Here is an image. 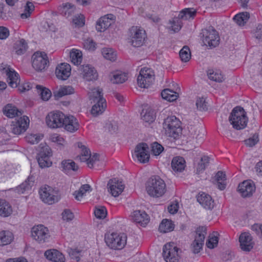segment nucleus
Segmentation results:
<instances>
[{
  "mask_svg": "<svg viewBox=\"0 0 262 262\" xmlns=\"http://www.w3.org/2000/svg\"><path fill=\"white\" fill-rule=\"evenodd\" d=\"M39 192L42 201L48 204H52L58 200L56 191L48 185L41 187Z\"/></svg>",
  "mask_w": 262,
  "mask_h": 262,
  "instance_id": "nucleus-11",
  "label": "nucleus"
},
{
  "mask_svg": "<svg viewBox=\"0 0 262 262\" xmlns=\"http://www.w3.org/2000/svg\"><path fill=\"white\" fill-rule=\"evenodd\" d=\"M65 116L60 111L50 112L46 118V123L51 128L62 127L64 125Z\"/></svg>",
  "mask_w": 262,
  "mask_h": 262,
  "instance_id": "nucleus-8",
  "label": "nucleus"
},
{
  "mask_svg": "<svg viewBox=\"0 0 262 262\" xmlns=\"http://www.w3.org/2000/svg\"><path fill=\"white\" fill-rule=\"evenodd\" d=\"M241 249L245 251H250L253 247L252 238L249 233H242L239 238Z\"/></svg>",
  "mask_w": 262,
  "mask_h": 262,
  "instance_id": "nucleus-22",
  "label": "nucleus"
},
{
  "mask_svg": "<svg viewBox=\"0 0 262 262\" xmlns=\"http://www.w3.org/2000/svg\"><path fill=\"white\" fill-rule=\"evenodd\" d=\"M206 235V228L205 227H199L196 231L195 239L191 244V249L193 253L196 254L200 252L204 245V239Z\"/></svg>",
  "mask_w": 262,
  "mask_h": 262,
  "instance_id": "nucleus-12",
  "label": "nucleus"
},
{
  "mask_svg": "<svg viewBox=\"0 0 262 262\" xmlns=\"http://www.w3.org/2000/svg\"><path fill=\"white\" fill-rule=\"evenodd\" d=\"M32 66H47V64H56V66H70L68 63H55L51 60L49 61L47 55L45 52H36L32 56Z\"/></svg>",
  "mask_w": 262,
  "mask_h": 262,
  "instance_id": "nucleus-13",
  "label": "nucleus"
},
{
  "mask_svg": "<svg viewBox=\"0 0 262 262\" xmlns=\"http://www.w3.org/2000/svg\"><path fill=\"white\" fill-rule=\"evenodd\" d=\"M103 57L110 61H115L116 59V53L111 48H104L102 50Z\"/></svg>",
  "mask_w": 262,
  "mask_h": 262,
  "instance_id": "nucleus-53",
  "label": "nucleus"
},
{
  "mask_svg": "<svg viewBox=\"0 0 262 262\" xmlns=\"http://www.w3.org/2000/svg\"><path fill=\"white\" fill-rule=\"evenodd\" d=\"M229 120L234 128L240 130L245 128L248 119L243 108L236 106L232 111Z\"/></svg>",
  "mask_w": 262,
  "mask_h": 262,
  "instance_id": "nucleus-2",
  "label": "nucleus"
},
{
  "mask_svg": "<svg viewBox=\"0 0 262 262\" xmlns=\"http://www.w3.org/2000/svg\"><path fill=\"white\" fill-rule=\"evenodd\" d=\"M63 170L64 172H68L70 170L76 171L78 169V166L76 165L75 163L71 160H64L61 163Z\"/></svg>",
  "mask_w": 262,
  "mask_h": 262,
  "instance_id": "nucleus-48",
  "label": "nucleus"
},
{
  "mask_svg": "<svg viewBox=\"0 0 262 262\" xmlns=\"http://www.w3.org/2000/svg\"><path fill=\"white\" fill-rule=\"evenodd\" d=\"M90 98L94 103L100 101L101 99H104L103 97L102 90L99 88L93 89L90 92Z\"/></svg>",
  "mask_w": 262,
  "mask_h": 262,
  "instance_id": "nucleus-44",
  "label": "nucleus"
},
{
  "mask_svg": "<svg viewBox=\"0 0 262 262\" xmlns=\"http://www.w3.org/2000/svg\"><path fill=\"white\" fill-rule=\"evenodd\" d=\"M179 56L182 61L186 62L189 61L191 57L190 51L189 47L185 46L180 50Z\"/></svg>",
  "mask_w": 262,
  "mask_h": 262,
  "instance_id": "nucleus-52",
  "label": "nucleus"
},
{
  "mask_svg": "<svg viewBox=\"0 0 262 262\" xmlns=\"http://www.w3.org/2000/svg\"><path fill=\"white\" fill-rule=\"evenodd\" d=\"M3 113L9 118H14L22 115V112L12 104H8L3 108Z\"/></svg>",
  "mask_w": 262,
  "mask_h": 262,
  "instance_id": "nucleus-29",
  "label": "nucleus"
},
{
  "mask_svg": "<svg viewBox=\"0 0 262 262\" xmlns=\"http://www.w3.org/2000/svg\"><path fill=\"white\" fill-rule=\"evenodd\" d=\"M146 189L150 196L159 198L166 192V184L159 177L153 176L147 182Z\"/></svg>",
  "mask_w": 262,
  "mask_h": 262,
  "instance_id": "nucleus-1",
  "label": "nucleus"
},
{
  "mask_svg": "<svg viewBox=\"0 0 262 262\" xmlns=\"http://www.w3.org/2000/svg\"><path fill=\"white\" fill-rule=\"evenodd\" d=\"M249 13L245 12L237 14L234 16L233 19L238 26H244L249 19Z\"/></svg>",
  "mask_w": 262,
  "mask_h": 262,
  "instance_id": "nucleus-41",
  "label": "nucleus"
},
{
  "mask_svg": "<svg viewBox=\"0 0 262 262\" xmlns=\"http://www.w3.org/2000/svg\"><path fill=\"white\" fill-rule=\"evenodd\" d=\"M58 10L62 15L69 17L74 13L75 7L72 4L67 3L62 4L61 6H60L58 7Z\"/></svg>",
  "mask_w": 262,
  "mask_h": 262,
  "instance_id": "nucleus-35",
  "label": "nucleus"
},
{
  "mask_svg": "<svg viewBox=\"0 0 262 262\" xmlns=\"http://www.w3.org/2000/svg\"><path fill=\"white\" fill-rule=\"evenodd\" d=\"M110 25L108 18H101L97 21L96 29L98 32H104Z\"/></svg>",
  "mask_w": 262,
  "mask_h": 262,
  "instance_id": "nucleus-49",
  "label": "nucleus"
},
{
  "mask_svg": "<svg viewBox=\"0 0 262 262\" xmlns=\"http://www.w3.org/2000/svg\"><path fill=\"white\" fill-rule=\"evenodd\" d=\"M35 178L31 176L15 189V191L19 194L23 193L25 191L29 190L33 186Z\"/></svg>",
  "mask_w": 262,
  "mask_h": 262,
  "instance_id": "nucleus-28",
  "label": "nucleus"
},
{
  "mask_svg": "<svg viewBox=\"0 0 262 262\" xmlns=\"http://www.w3.org/2000/svg\"><path fill=\"white\" fill-rule=\"evenodd\" d=\"M209 161V158L208 156H203L202 157L201 162L198 163L196 168V173H202L208 166Z\"/></svg>",
  "mask_w": 262,
  "mask_h": 262,
  "instance_id": "nucleus-54",
  "label": "nucleus"
},
{
  "mask_svg": "<svg viewBox=\"0 0 262 262\" xmlns=\"http://www.w3.org/2000/svg\"><path fill=\"white\" fill-rule=\"evenodd\" d=\"M155 79L154 70L149 67L141 69L137 78L138 85L141 88H148Z\"/></svg>",
  "mask_w": 262,
  "mask_h": 262,
  "instance_id": "nucleus-6",
  "label": "nucleus"
},
{
  "mask_svg": "<svg viewBox=\"0 0 262 262\" xmlns=\"http://www.w3.org/2000/svg\"><path fill=\"white\" fill-rule=\"evenodd\" d=\"M197 201L203 208L207 210H211L214 206V202L211 196L204 192L199 193Z\"/></svg>",
  "mask_w": 262,
  "mask_h": 262,
  "instance_id": "nucleus-19",
  "label": "nucleus"
},
{
  "mask_svg": "<svg viewBox=\"0 0 262 262\" xmlns=\"http://www.w3.org/2000/svg\"><path fill=\"white\" fill-rule=\"evenodd\" d=\"M127 236L125 233H112L106 235L105 241L106 245L112 249H121L126 243Z\"/></svg>",
  "mask_w": 262,
  "mask_h": 262,
  "instance_id": "nucleus-5",
  "label": "nucleus"
},
{
  "mask_svg": "<svg viewBox=\"0 0 262 262\" xmlns=\"http://www.w3.org/2000/svg\"><path fill=\"white\" fill-rule=\"evenodd\" d=\"M219 242V239L217 235L212 234L210 235L206 242V246L208 248L213 249L217 246Z\"/></svg>",
  "mask_w": 262,
  "mask_h": 262,
  "instance_id": "nucleus-56",
  "label": "nucleus"
},
{
  "mask_svg": "<svg viewBox=\"0 0 262 262\" xmlns=\"http://www.w3.org/2000/svg\"><path fill=\"white\" fill-rule=\"evenodd\" d=\"M216 181L217 183L218 187L220 190H224L226 187V174L221 171H218L215 176Z\"/></svg>",
  "mask_w": 262,
  "mask_h": 262,
  "instance_id": "nucleus-46",
  "label": "nucleus"
},
{
  "mask_svg": "<svg viewBox=\"0 0 262 262\" xmlns=\"http://www.w3.org/2000/svg\"><path fill=\"white\" fill-rule=\"evenodd\" d=\"M171 167L175 172H181L185 167V161L182 157H176L173 158L171 162Z\"/></svg>",
  "mask_w": 262,
  "mask_h": 262,
  "instance_id": "nucleus-31",
  "label": "nucleus"
},
{
  "mask_svg": "<svg viewBox=\"0 0 262 262\" xmlns=\"http://www.w3.org/2000/svg\"><path fill=\"white\" fill-rule=\"evenodd\" d=\"M28 117L24 116L17 120L12 122L10 125L11 132L15 135H20L25 132L28 128L29 124Z\"/></svg>",
  "mask_w": 262,
  "mask_h": 262,
  "instance_id": "nucleus-14",
  "label": "nucleus"
},
{
  "mask_svg": "<svg viewBox=\"0 0 262 262\" xmlns=\"http://www.w3.org/2000/svg\"><path fill=\"white\" fill-rule=\"evenodd\" d=\"M70 57L74 64L78 66L81 64L82 60V53L79 50L73 49L70 52Z\"/></svg>",
  "mask_w": 262,
  "mask_h": 262,
  "instance_id": "nucleus-36",
  "label": "nucleus"
},
{
  "mask_svg": "<svg viewBox=\"0 0 262 262\" xmlns=\"http://www.w3.org/2000/svg\"><path fill=\"white\" fill-rule=\"evenodd\" d=\"M78 146L81 149V155L77 157V159L79 160L81 162H86L89 160V158L91 155L90 150L88 149L84 145H82L81 143H78Z\"/></svg>",
  "mask_w": 262,
  "mask_h": 262,
  "instance_id": "nucleus-40",
  "label": "nucleus"
},
{
  "mask_svg": "<svg viewBox=\"0 0 262 262\" xmlns=\"http://www.w3.org/2000/svg\"><path fill=\"white\" fill-rule=\"evenodd\" d=\"M179 249L173 243L165 245L163 248V256L166 262H177L179 258Z\"/></svg>",
  "mask_w": 262,
  "mask_h": 262,
  "instance_id": "nucleus-9",
  "label": "nucleus"
},
{
  "mask_svg": "<svg viewBox=\"0 0 262 262\" xmlns=\"http://www.w3.org/2000/svg\"><path fill=\"white\" fill-rule=\"evenodd\" d=\"M109 78L114 84L123 83L127 80L128 73L120 71H113L110 74Z\"/></svg>",
  "mask_w": 262,
  "mask_h": 262,
  "instance_id": "nucleus-24",
  "label": "nucleus"
},
{
  "mask_svg": "<svg viewBox=\"0 0 262 262\" xmlns=\"http://www.w3.org/2000/svg\"><path fill=\"white\" fill-rule=\"evenodd\" d=\"M142 120L148 124L152 123L156 119V113L155 111L150 108L148 107L146 109H143L141 113Z\"/></svg>",
  "mask_w": 262,
  "mask_h": 262,
  "instance_id": "nucleus-30",
  "label": "nucleus"
},
{
  "mask_svg": "<svg viewBox=\"0 0 262 262\" xmlns=\"http://www.w3.org/2000/svg\"><path fill=\"white\" fill-rule=\"evenodd\" d=\"M108 191L115 197L119 196L124 189L122 182L117 178L110 180L107 183Z\"/></svg>",
  "mask_w": 262,
  "mask_h": 262,
  "instance_id": "nucleus-17",
  "label": "nucleus"
},
{
  "mask_svg": "<svg viewBox=\"0 0 262 262\" xmlns=\"http://www.w3.org/2000/svg\"><path fill=\"white\" fill-rule=\"evenodd\" d=\"M45 257L54 262H64L65 257L62 253L56 249H50L45 252Z\"/></svg>",
  "mask_w": 262,
  "mask_h": 262,
  "instance_id": "nucleus-25",
  "label": "nucleus"
},
{
  "mask_svg": "<svg viewBox=\"0 0 262 262\" xmlns=\"http://www.w3.org/2000/svg\"><path fill=\"white\" fill-rule=\"evenodd\" d=\"M62 127H63L66 130L73 133L78 130L79 124L77 119L73 116H65L64 125H63Z\"/></svg>",
  "mask_w": 262,
  "mask_h": 262,
  "instance_id": "nucleus-20",
  "label": "nucleus"
},
{
  "mask_svg": "<svg viewBox=\"0 0 262 262\" xmlns=\"http://www.w3.org/2000/svg\"><path fill=\"white\" fill-rule=\"evenodd\" d=\"M12 212L10 204L4 199H0V215L3 217L9 216Z\"/></svg>",
  "mask_w": 262,
  "mask_h": 262,
  "instance_id": "nucleus-34",
  "label": "nucleus"
},
{
  "mask_svg": "<svg viewBox=\"0 0 262 262\" xmlns=\"http://www.w3.org/2000/svg\"><path fill=\"white\" fill-rule=\"evenodd\" d=\"M83 77L87 81H93L97 79L98 74L94 67H82Z\"/></svg>",
  "mask_w": 262,
  "mask_h": 262,
  "instance_id": "nucleus-26",
  "label": "nucleus"
},
{
  "mask_svg": "<svg viewBox=\"0 0 262 262\" xmlns=\"http://www.w3.org/2000/svg\"><path fill=\"white\" fill-rule=\"evenodd\" d=\"M166 135L176 139L181 133L180 121L174 116L167 117L163 124Z\"/></svg>",
  "mask_w": 262,
  "mask_h": 262,
  "instance_id": "nucleus-3",
  "label": "nucleus"
},
{
  "mask_svg": "<svg viewBox=\"0 0 262 262\" xmlns=\"http://www.w3.org/2000/svg\"><path fill=\"white\" fill-rule=\"evenodd\" d=\"M174 229V225L171 221L164 219L159 227V230L161 232L166 233L172 231Z\"/></svg>",
  "mask_w": 262,
  "mask_h": 262,
  "instance_id": "nucleus-42",
  "label": "nucleus"
},
{
  "mask_svg": "<svg viewBox=\"0 0 262 262\" xmlns=\"http://www.w3.org/2000/svg\"><path fill=\"white\" fill-rule=\"evenodd\" d=\"M43 136L39 134H30L26 137V140L31 144L38 143L42 138Z\"/></svg>",
  "mask_w": 262,
  "mask_h": 262,
  "instance_id": "nucleus-57",
  "label": "nucleus"
},
{
  "mask_svg": "<svg viewBox=\"0 0 262 262\" xmlns=\"http://www.w3.org/2000/svg\"><path fill=\"white\" fill-rule=\"evenodd\" d=\"M74 93V89L72 86L68 85L61 87L57 92L56 94H55V96L59 97H61L63 96L70 95Z\"/></svg>",
  "mask_w": 262,
  "mask_h": 262,
  "instance_id": "nucleus-50",
  "label": "nucleus"
},
{
  "mask_svg": "<svg viewBox=\"0 0 262 262\" xmlns=\"http://www.w3.org/2000/svg\"><path fill=\"white\" fill-rule=\"evenodd\" d=\"M6 75L9 85L12 88H16L20 82L19 74L14 70L10 68L6 71Z\"/></svg>",
  "mask_w": 262,
  "mask_h": 262,
  "instance_id": "nucleus-23",
  "label": "nucleus"
},
{
  "mask_svg": "<svg viewBox=\"0 0 262 262\" xmlns=\"http://www.w3.org/2000/svg\"><path fill=\"white\" fill-rule=\"evenodd\" d=\"M91 190L92 189L89 184H84L80 187L79 190L75 191L74 195H75V199L79 201L80 200L86 192Z\"/></svg>",
  "mask_w": 262,
  "mask_h": 262,
  "instance_id": "nucleus-47",
  "label": "nucleus"
},
{
  "mask_svg": "<svg viewBox=\"0 0 262 262\" xmlns=\"http://www.w3.org/2000/svg\"><path fill=\"white\" fill-rule=\"evenodd\" d=\"M146 38L145 31L137 26L132 27L129 30V42L134 47L142 46Z\"/></svg>",
  "mask_w": 262,
  "mask_h": 262,
  "instance_id": "nucleus-7",
  "label": "nucleus"
},
{
  "mask_svg": "<svg viewBox=\"0 0 262 262\" xmlns=\"http://www.w3.org/2000/svg\"><path fill=\"white\" fill-rule=\"evenodd\" d=\"M197 108L200 111H206L208 109L207 103L205 98L199 97L196 100Z\"/></svg>",
  "mask_w": 262,
  "mask_h": 262,
  "instance_id": "nucleus-59",
  "label": "nucleus"
},
{
  "mask_svg": "<svg viewBox=\"0 0 262 262\" xmlns=\"http://www.w3.org/2000/svg\"><path fill=\"white\" fill-rule=\"evenodd\" d=\"M51 156V149L48 146L46 147L43 151L39 153L37 161L41 168L49 167L51 166L52 163L50 159Z\"/></svg>",
  "mask_w": 262,
  "mask_h": 262,
  "instance_id": "nucleus-16",
  "label": "nucleus"
},
{
  "mask_svg": "<svg viewBox=\"0 0 262 262\" xmlns=\"http://www.w3.org/2000/svg\"><path fill=\"white\" fill-rule=\"evenodd\" d=\"M83 47L87 50L94 51L96 49V43L92 39L88 38L84 40Z\"/></svg>",
  "mask_w": 262,
  "mask_h": 262,
  "instance_id": "nucleus-63",
  "label": "nucleus"
},
{
  "mask_svg": "<svg viewBox=\"0 0 262 262\" xmlns=\"http://www.w3.org/2000/svg\"><path fill=\"white\" fill-rule=\"evenodd\" d=\"M34 10V6L33 5V3L30 2H28L25 6L24 13L20 14V17L22 19L29 18Z\"/></svg>",
  "mask_w": 262,
  "mask_h": 262,
  "instance_id": "nucleus-51",
  "label": "nucleus"
},
{
  "mask_svg": "<svg viewBox=\"0 0 262 262\" xmlns=\"http://www.w3.org/2000/svg\"><path fill=\"white\" fill-rule=\"evenodd\" d=\"M174 19L172 21H170V23L171 24L172 30L174 32H178L181 30L182 24L181 21L180 20V19L178 18V17Z\"/></svg>",
  "mask_w": 262,
  "mask_h": 262,
  "instance_id": "nucleus-61",
  "label": "nucleus"
},
{
  "mask_svg": "<svg viewBox=\"0 0 262 262\" xmlns=\"http://www.w3.org/2000/svg\"><path fill=\"white\" fill-rule=\"evenodd\" d=\"M95 216L97 219H104L107 215V211L106 208L103 206L96 207L94 211Z\"/></svg>",
  "mask_w": 262,
  "mask_h": 262,
  "instance_id": "nucleus-58",
  "label": "nucleus"
},
{
  "mask_svg": "<svg viewBox=\"0 0 262 262\" xmlns=\"http://www.w3.org/2000/svg\"><path fill=\"white\" fill-rule=\"evenodd\" d=\"M28 48L27 43L24 39H21L16 41L14 45V49L18 55H21L25 53Z\"/></svg>",
  "mask_w": 262,
  "mask_h": 262,
  "instance_id": "nucleus-39",
  "label": "nucleus"
},
{
  "mask_svg": "<svg viewBox=\"0 0 262 262\" xmlns=\"http://www.w3.org/2000/svg\"><path fill=\"white\" fill-rule=\"evenodd\" d=\"M71 67H56L55 74L59 79L64 80L67 79L71 75Z\"/></svg>",
  "mask_w": 262,
  "mask_h": 262,
  "instance_id": "nucleus-32",
  "label": "nucleus"
},
{
  "mask_svg": "<svg viewBox=\"0 0 262 262\" xmlns=\"http://www.w3.org/2000/svg\"><path fill=\"white\" fill-rule=\"evenodd\" d=\"M31 235L39 243L46 242L50 237L48 229L42 225L33 227L31 229Z\"/></svg>",
  "mask_w": 262,
  "mask_h": 262,
  "instance_id": "nucleus-10",
  "label": "nucleus"
},
{
  "mask_svg": "<svg viewBox=\"0 0 262 262\" xmlns=\"http://www.w3.org/2000/svg\"><path fill=\"white\" fill-rule=\"evenodd\" d=\"M36 88L38 94L43 100L47 101L51 97V92L48 89L40 85H37Z\"/></svg>",
  "mask_w": 262,
  "mask_h": 262,
  "instance_id": "nucleus-45",
  "label": "nucleus"
},
{
  "mask_svg": "<svg viewBox=\"0 0 262 262\" xmlns=\"http://www.w3.org/2000/svg\"><path fill=\"white\" fill-rule=\"evenodd\" d=\"M10 139L6 129L4 127H0V145L6 144L7 142Z\"/></svg>",
  "mask_w": 262,
  "mask_h": 262,
  "instance_id": "nucleus-55",
  "label": "nucleus"
},
{
  "mask_svg": "<svg viewBox=\"0 0 262 262\" xmlns=\"http://www.w3.org/2000/svg\"><path fill=\"white\" fill-rule=\"evenodd\" d=\"M135 152L138 160L141 163H145L149 161V150L148 146L146 143H141L138 144Z\"/></svg>",
  "mask_w": 262,
  "mask_h": 262,
  "instance_id": "nucleus-15",
  "label": "nucleus"
},
{
  "mask_svg": "<svg viewBox=\"0 0 262 262\" xmlns=\"http://www.w3.org/2000/svg\"><path fill=\"white\" fill-rule=\"evenodd\" d=\"M164 150V147L157 142H154L151 144V152L155 156L159 155Z\"/></svg>",
  "mask_w": 262,
  "mask_h": 262,
  "instance_id": "nucleus-60",
  "label": "nucleus"
},
{
  "mask_svg": "<svg viewBox=\"0 0 262 262\" xmlns=\"http://www.w3.org/2000/svg\"><path fill=\"white\" fill-rule=\"evenodd\" d=\"M69 255L71 259L75 260L76 262L79 261L80 257L82 256L81 251L76 249H71L69 252Z\"/></svg>",
  "mask_w": 262,
  "mask_h": 262,
  "instance_id": "nucleus-62",
  "label": "nucleus"
},
{
  "mask_svg": "<svg viewBox=\"0 0 262 262\" xmlns=\"http://www.w3.org/2000/svg\"><path fill=\"white\" fill-rule=\"evenodd\" d=\"M50 140L52 142L56 143L58 145H63L65 143L64 139L57 134H52L50 137Z\"/></svg>",
  "mask_w": 262,
  "mask_h": 262,
  "instance_id": "nucleus-64",
  "label": "nucleus"
},
{
  "mask_svg": "<svg viewBox=\"0 0 262 262\" xmlns=\"http://www.w3.org/2000/svg\"><path fill=\"white\" fill-rule=\"evenodd\" d=\"M161 96L163 99L167 101H173L178 99L179 95L176 92L169 89H166L162 91Z\"/></svg>",
  "mask_w": 262,
  "mask_h": 262,
  "instance_id": "nucleus-38",
  "label": "nucleus"
},
{
  "mask_svg": "<svg viewBox=\"0 0 262 262\" xmlns=\"http://www.w3.org/2000/svg\"><path fill=\"white\" fill-rule=\"evenodd\" d=\"M196 11L193 8H185L182 10L178 15V18L180 19L187 20L190 18H193Z\"/></svg>",
  "mask_w": 262,
  "mask_h": 262,
  "instance_id": "nucleus-43",
  "label": "nucleus"
},
{
  "mask_svg": "<svg viewBox=\"0 0 262 262\" xmlns=\"http://www.w3.org/2000/svg\"><path fill=\"white\" fill-rule=\"evenodd\" d=\"M92 106L91 113L94 116H97L101 114L106 107V103L105 99H101L100 101H97Z\"/></svg>",
  "mask_w": 262,
  "mask_h": 262,
  "instance_id": "nucleus-33",
  "label": "nucleus"
},
{
  "mask_svg": "<svg viewBox=\"0 0 262 262\" xmlns=\"http://www.w3.org/2000/svg\"><path fill=\"white\" fill-rule=\"evenodd\" d=\"M14 236L12 232L9 231L0 232V246H5L10 244L13 240Z\"/></svg>",
  "mask_w": 262,
  "mask_h": 262,
  "instance_id": "nucleus-37",
  "label": "nucleus"
},
{
  "mask_svg": "<svg viewBox=\"0 0 262 262\" xmlns=\"http://www.w3.org/2000/svg\"><path fill=\"white\" fill-rule=\"evenodd\" d=\"M255 189L254 184L250 181H245L238 187V190L243 197H249L254 192Z\"/></svg>",
  "mask_w": 262,
  "mask_h": 262,
  "instance_id": "nucleus-18",
  "label": "nucleus"
},
{
  "mask_svg": "<svg viewBox=\"0 0 262 262\" xmlns=\"http://www.w3.org/2000/svg\"><path fill=\"white\" fill-rule=\"evenodd\" d=\"M207 75L209 79L216 82H222L224 77L222 72L216 69H209L207 71Z\"/></svg>",
  "mask_w": 262,
  "mask_h": 262,
  "instance_id": "nucleus-27",
  "label": "nucleus"
},
{
  "mask_svg": "<svg viewBox=\"0 0 262 262\" xmlns=\"http://www.w3.org/2000/svg\"><path fill=\"white\" fill-rule=\"evenodd\" d=\"M132 217L134 222L143 226H146L150 220L148 215L142 210L134 211L132 214Z\"/></svg>",
  "mask_w": 262,
  "mask_h": 262,
  "instance_id": "nucleus-21",
  "label": "nucleus"
},
{
  "mask_svg": "<svg viewBox=\"0 0 262 262\" xmlns=\"http://www.w3.org/2000/svg\"><path fill=\"white\" fill-rule=\"evenodd\" d=\"M202 41L204 45L212 49L217 47L220 43V38L217 31L212 26L203 29Z\"/></svg>",
  "mask_w": 262,
  "mask_h": 262,
  "instance_id": "nucleus-4",
  "label": "nucleus"
}]
</instances>
